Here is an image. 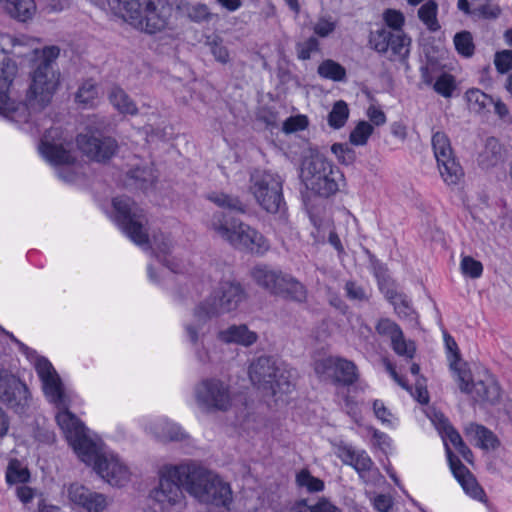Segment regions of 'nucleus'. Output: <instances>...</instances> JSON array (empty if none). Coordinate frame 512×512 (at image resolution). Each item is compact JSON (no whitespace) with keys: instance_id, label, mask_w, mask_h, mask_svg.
Segmentation results:
<instances>
[{"instance_id":"obj_1","label":"nucleus","mask_w":512,"mask_h":512,"mask_svg":"<svg viewBox=\"0 0 512 512\" xmlns=\"http://www.w3.org/2000/svg\"><path fill=\"white\" fill-rule=\"evenodd\" d=\"M182 488L201 503L228 507L232 502L230 485L193 461L164 466L151 496L163 509H169L184 504Z\"/></svg>"},{"instance_id":"obj_2","label":"nucleus","mask_w":512,"mask_h":512,"mask_svg":"<svg viewBox=\"0 0 512 512\" xmlns=\"http://www.w3.org/2000/svg\"><path fill=\"white\" fill-rule=\"evenodd\" d=\"M35 370L42 382L45 397L59 409L56 421L67 441L82 461L91 460L95 454V442L86 435L84 424L67 409L66 395L58 373L46 358H37Z\"/></svg>"},{"instance_id":"obj_3","label":"nucleus","mask_w":512,"mask_h":512,"mask_svg":"<svg viewBox=\"0 0 512 512\" xmlns=\"http://www.w3.org/2000/svg\"><path fill=\"white\" fill-rule=\"evenodd\" d=\"M35 53L38 55L37 65L31 73L25 100L15 103L12 110V121L16 123L36 122L37 115L50 105L60 86V73L52 66L60 54L59 47L46 46Z\"/></svg>"},{"instance_id":"obj_4","label":"nucleus","mask_w":512,"mask_h":512,"mask_svg":"<svg viewBox=\"0 0 512 512\" xmlns=\"http://www.w3.org/2000/svg\"><path fill=\"white\" fill-rule=\"evenodd\" d=\"M111 3L125 21L149 34L165 29L172 14L168 0H112Z\"/></svg>"},{"instance_id":"obj_5","label":"nucleus","mask_w":512,"mask_h":512,"mask_svg":"<svg viewBox=\"0 0 512 512\" xmlns=\"http://www.w3.org/2000/svg\"><path fill=\"white\" fill-rule=\"evenodd\" d=\"M208 229L237 250L264 254L270 248L268 240L257 229L222 212L212 215Z\"/></svg>"},{"instance_id":"obj_6","label":"nucleus","mask_w":512,"mask_h":512,"mask_svg":"<svg viewBox=\"0 0 512 512\" xmlns=\"http://www.w3.org/2000/svg\"><path fill=\"white\" fill-rule=\"evenodd\" d=\"M301 178L308 189L323 197L335 194L344 182L339 168L320 155L311 156L304 161Z\"/></svg>"},{"instance_id":"obj_7","label":"nucleus","mask_w":512,"mask_h":512,"mask_svg":"<svg viewBox=\"0 0 512 512\" xmlns=\"http://www.w3.org/2000/svg\"><path fill=\"white\" fill-rule=\"evenodd\" d=\"M249 378L253 385L273 396L288 394L294 388L291 371L270 357L262 356L253 361L249 367Z\"/></svg>"},{"instance_id":"obj_8","label":"nucleus","mask_w":512,"mask_h":512,"mask_svg":"<svg viewBox=\"0 0 512 512\" xmlns=\"http://www.w3.org/2000/svg\"><path fill=\"white\" fill-rule=\"evenodd\" d=\"M113 207L117 224L131 241L139 246H148V219L144 210L129 197L114 198Z\"/></svg>"},{"instance_id":"obj_9","label":"nucleus","mask_w":512,"mask_h":512,"mask_svg":"<svg viewBox=\"0 0 512 512\" xmlns=\"http://www.w3.org/2000/svg\"><path fill=\"white\" fill-rule=\"evenodd\" d=\"M250 192L257 203L269 213H277L284 205L282 180L273 173L255 171L250 178Z\"/></svg>"},{"instance_id":"obj_10","label":"nucleus","mask_w":512,"mask_h":512,"mask_svg":"<svg viewBox=\"0 0 512 512\" xmlns=\"http://www.w3.org/2000/svg\"><path fill=\"white\" fill-rule=\"evenodd\" d=\"M72 146L71 136L60 127H51L45 131L39 151L44 159L54 166H70L76 161Z\"/></svg>"},{"instance_id":"obj_11","label":"nucleus","mask_w":512,"mask_h":512,"mask_svg":"<svg viewBox=\"0 0 512 512\" xmlns=\"http://www.w3.org/2000/svg\"><path fill=\"white\" fill-rule=\"evenodd\" d=\"M214 315L207 313V309L200 303L195 307L192 318L183 324L184 337L194 351L195 357L202 364L210 363L211 357L204 344L205 337L211 331L210 319Z\"/></svg>"},{"instance_id":"obj_12","label":"nucleus","mask_w":512,"mask_h":512,"mask_svg":"<svg viewBox=\"0 0 512 512\" xmlns=\"http://www.w3.org/2000/svg\"><path fill=\"white\" fill-rule=\"evenodd\" d=\"M197 405L204 411H227L233 397L229 384L218 378H205L194 388Z\"/></svg>"},{"instance_id":"obj_13","label":"nucleus","mask_w":512,"mask_h":512,"mask_svg":"<svg viewBox=\"0 0 512 512\" xmlns=\"http://www.w3.org/2000/svg\"><path fill=\"white\" fill-rule=\"evenodd\" d=\"M246 299V292L237 281L226 280L211 295L200 304L210 315L218 316L236 310Z\"/></svg>"},{"instance_id":"obj_14","label":"nucleus","mask_w":512,"mask_h":512,"mask_svg":"<svg viewBox=\"0 0 512 512\" xmlns=\"http://www.w3.org/2000/svg\"><path fill=\"white\" fill-rule=\"evenodd\" d=\"M432 148L438 169L447 185H457L464 176L463 169L454 156L449 137L441 131L432 135Z\"/></svg>"},{"instance_id":"obj_15","label":"nucleus","mask_w":512,"mask_h":512,"mask_svg":"<svg viewBox=\"0 0 512 512\" xmlns=\"http://www.w3.org/2000/svg\"><path fill=\"white\" fill-rule=\"evenodd\" d=\"M84 462L93 465L97 474L112 486H124L130 480V471L119 457L113 453H100L96 443L94 456Z\"/></svg>"},{"instance_id":"obj_16","label":"nucleus","mask_w":512,"mask_h":512,"mask_svg":"<svg viewBox=\"0 0 512 512\" xmlns=\"http://www.w3.org/2000/svg\"><path fill=\"white\" fill-rule=\"evenodd\" d=\"M30 392L27 385L16 375L5 368H0V400L13 409L21 413L28 406Z\"/></svg>"},{"instance_id":"obj_17","label":"nucleus","mask_w":512,"mask_h":512,"mask_svg":"<svg viewBox=\"0 0 512 512\" xmlns=\"http://www.w3.org/2000/svg\"><path fill=\"white\" fill-rule=\"evenodd\" d=\"M457 382L460 390L469 394L476 402L494 404L500 398V387L490 375L472 382L470 371L459 369Z\"/></svg>"},{"instance_id":"obj_18","label":"nucleus","mask_w":512,"mask_h":512,"mask_svg":"<svg viewBox=\"0 0 512 512\" xmlns=\"http://www.w3.org/2000/svg\"><path fill=\"white\" fill-rule=\"evenodd\" d=\"M76 143L84 155L96 162L109 160L118 149L114 138L102 134L81 133L76 137Z\"/></svg>"},{"instance_id":"obj_19","label":"nucleus","mask_w":512,"mask_h":512,"mask_svg":"<svg viewBox=\"0 0 512 512\" xmlns=\"http://www.w3.org/2000/svg\"><path fill=\"white\" fill-rule=\"evenodd\" d=\"M369 43L377 52L386 53L390 50L400 59H405L410 53V37L404 32L391 31L385 27L371 32Z\"/></svg>"},{"instance_id":"obj_20","label":"nucleus","mask_w":512,"mask_h":512,"mask_svg":"<svg viewBox=\"0 0 512 512\" xmlns=\"http://www.w3.org/2000/svg\"><path fill=\"white\" fill-rule=\"evenodd\" d=\"M67 497L73 505L85 512H104L110 504L106 495L79 483H72L68 486Z\"/></svg>"},{"instance_id":"obj_21","label":"nucleus","mask_w":512,"mask_h":512,"mask_svg":"<svg viewBox=\"0 0 512 512\" xmlns=\"http://www.w3.org/2000/svg\"><path fill=\"white\" fill-rule=\"evenodd\" d=\"M335 454L343 464L353 467L362 479H365L366 473H370L373 470L378 472L377 468L374 469V462L365 450H359L349 444L340 443L336 447Z\"/></svg>"},{"instance_id":"obj_22","label":"nucleus","mask_w":512,"mask_h":512,"mask_svg":"<svg viewBox=\"0 0 512 512\" xmlns=\"http://www.w3.org/2000/svg\"><path fill=\"white\" fill-rule=\"evenodd\" d=\"M447 458L453 475L464 491L474 499L481 500L485 495L484 490L479 486L469 469L463 465L459 458L453 454L451 449L448 448Z\"/></svg>"},{"instance_id":"obj_23","label":"nucleus","mask_w":512,"mask_h":512,"mask_svg":"<svg viewBox=\"0 0 512 512\" xmlns=\"http://www.w3.org/2000/svg\"><path fill=\"white\" fill-rule=\"evenodd\" d=\"M17 74V66L10 60L0 62V114L12 120V110L15 107L9 95L10 86Z\"/></svg>"},{"instance_id":"obj_24","label":"nucleus","mask_w":512,"mask_h":512,"mask_svg":"<svg viewBox=\"0 0 512 512\" xmlns=\"http://www.w3.org/2000/svg\"><path fill=\"white\" fill-rule=\"evenodd\" d=\"M433 422L435 423L436 428L440 432L445 442L446 449H450L447 444V441H449L468 463H472V451L466 446L462 440V437L458 431L449 423L448 419L445 418L442 414H435Z\"/></svg>"},{"instance_id":"obj_25","label":"nucleus","mask_w":512,"mask_h":512,"mask_svg":"<svg viewBox=\"0 0 512 512\" xmlns=\"http://www.w3.org/2000/svg\"><path fill=\"white\" fill-rule=\"evenodd\" d=\"M217 339L224 344H235L243 347H250L258 340L256 332L250 330L245 324H233L225 329L219 330Z\"/></svg>"},{"instance_id":"obj_26","label":"nucleus","mask_w":512,"mask_h":512,"mask_svg":"<svg viewBox=\"0 0 512 512\" xmlns=\"http://www.w3.org/2000/svg\"><path fill=\"white\" fill-rule=\"evenodd\" d=\"M0 10L17 22H28L36 14L34 0H0Z\"/></svg>"},{"instance_id":"obj_27","label":"nucleus","mask_w":512,"mask_h":512,"mask_svg":"<svg viewBox=\"0 0 512 512\" xmlns=\"http://www.w3.org/2000/svg\"><path fill=\"white\" fill-rule=\"evenodd\" d=\"M250 274L257 285L273 295L279 290V284L284 275L282 271L272 269L264 264L253 267Z\"/></svg>"},{"instance_id":"obj_28","label":"nucleus","mask_w":512,"mask_h":512,"mask_svg":"<svg viewBox=\"0 0 512 512\" xmlns=\"http://www.w3.org/2000/svg\"><path fill=\"white\" fill-rule=\"evenodd\" d=\"M275 295L302 303L307 299V289L296 278L284 273L281 283L279 284V290L276 291Z\"/></svg>"},{"instance_id":"obj_29","label":"nucleus","mask_w":512,"mask_h":512,"mask_svg":"<svg viewBox=\"0 0 512 512\" xmlns=\"http://www.w3.org/2000/svg\"><path fill=\"white\" fill-rule=\"evenodd\" d=\"M358 378L359 374L355 363L345 358L337 357L333 383L351 386L357 382Z\"/></svg>"},{"instance_id":"obj_30","label":"nucleus","mask_w":512,"mask_h":512,"mask_svg":"<svg viewBox=\"0 0 512 512\" xmlns=\"http://www.w3.org/2000/svg\"><path fill=\"white\" fill-rule=\"evenodd\" d=\"M113 107L121 114L136 115L138 108L130 96L119 86H113L108 94Z\"/></svg>"},{"instance_id":"obj_31","label":"nucleus","mask_w":512,"mask_h":512,"mask_svg":"<svg viewBox=\"0 0 512 512\" xmlns=\"http://www.w3.org/2000/svg\"><path fill=\"white\" fill-rule=\"evenodd\" d=\"M466 434L473 437L476 445L484 450L495 449L499 444L495 434L482 425L471 423L466 428Z\"/></svg>"},{"instance_id":"obj_32","label":"nucleus","mask_w":512,"mask_h":512,"mask_svg":"<svg viewBox=\"0 0 512 512\" xmlns=\"http://www.w3.org/2000/svg\"><path fill=\"white\" fill-rule=\"evenodd\" d=\"M172 249V240L163 234L153 236V252L157 259L163 262L171 271L179 272L180 265L167 259Z\"/></svg>"},{"instance_id":"obj_33","label":"nucleus","mask_w":512,"mask_h":512,"mask_svg":"<svg viewBox=\"0 0 512 512\" xmlns=\"http://www.w3.org/2000/svg\"><path fill=\"white\" fill-rule=\"evenodd\" d=\"M156 436L163 441H179L185 438L181 427L166 419L157 421L152 427Z\"/></svg>"},{"instance_id":"obj_34","label":"nucleus","mask_w":512,"mask_h":512,"mask_svg":"<svg viewBox=\"0 0 512 512\" xmlns=\"http://www.w3.org/2000/svg\"><path fill=\"white\" fill-rule=\"evenodd\" d=\"M317 73L321 78L334 82H345L347 80L345 67L332 59L323 60L317 68Z\"/></svg>"},{"instance_id":"obj_35","label":"nucleus","mask_w":512,"mask_h":512,"mask_svg":"<svg viewBox=\"0 0 512 512\" xmlns=\"http://www.w3.org/2000/svg\"><path fill=\"white\" fill-rule=\"evenodd\" d=\"M465 99L469 109L476 113H484L494 103V99L478 88L468 89L465 93Z\"/></svg>"},{"instance_id":"obj_36","label":"nucleus","mask_w":512,"mask_h":512,"mask_svg":"<svg viewBox=\"0 0 512 512\" xmlns=\"http://www.w3.org/2000/svg\"><path fill=\"white\" fill-rule=\"evenodd\" d=\"M98 99V87L92 80L84 81L78 88L75 95L76 102L83 105L84 108L94 107L97 104Z\"/></svg>"},{"instance_id":"obj_37","label":"nucleus","mask_w":512,"mask_h":512,"mask_svg":"<svg viewBox=\"0 0 512 512\" xmlns=\"http://www.w3.org/2000/svg\"><path fill=\"white\" fill-rule=\"evenodd\" d=\"M437 13L438 5L433 0H428L418 9L419 19L431 32H436L440 29Z\"/></svg>"},{"instance_id":"obj_38","label":"nucleus","mask_w":512,"mask_h":512,"mask_svg":"<svg viewBox=\"0 0 512 512\" xmlns=\"http://www.w3.org/2000/svg\"><path fill=\"white\" fill-rule=\"evenodd\" d=\"M206 197L209 201L220 208L245 212V207L237 196L226 194L224 192H210Z\"/></svg>"},{"instance_id":"obj_39","label":"nucleus","mask_w":512,"mask_h":512,"mask_svg":"<svg viewBox=\"0 0 512 512\" xmlns=\"http://www.w3.org/2000/svg\"><path fill=\"white\" fill-rule=\"evenodd\" d=\"M30 479V472L23 467L19 460L11 459L6 470V481L8 484H26Z\"/></svg>"},{"instance_id":"obj_40","label":"nucleus","mask_w":512,"mask_h":512,"mask_svg":"<svg viewBox=\"0 0 512 512\" xmlns=\"http://www.w3.org/2000/svg\"><path fill=\"white\" fill-rule=\"evenodd\" d=\"M349 118V108L345 101H336L328 114L327 121L331 128H342Z\"/></svg>"},{"instance_id":"obj_41","label":"nucleus","mask_w":512,"mask_h":512,"mask_svg":"<svg viewBox=\"0 0 512 512\" xmlns=\"http://www.w3.org/2000/svg\"><path fill=\"white\" fill-rule=\"evenodd\" d=\"M337 357L328 356L317 359L314 362V371L317 377L322 381H330L333 383L335 376Z\"/></svg>"},{"instance_id":"obj_42","label":"nucleus","mask_w":512,"mask_h":512,"mask_svg":"<svg viewBox=\"0 0 512 512\" xmlns=\"http://www.w3.org/2000/svg\"><path fill=\"white\" fill-rule=\"evenodd\" d=\"M444 342L447 350V357L450 362V368L459 375V369H467L465 363H461L458 345L454 338L448 333H444Z\"/></svg>"},{"instance_id":"obj_43","label":"nucleus","mask_w":512,"mask_h":512,"mask_svg":"<svg viewBox=\"0 0 512 512\" xmlns=\"http://www.w3.org/2000/svg\"><path fill=\"white\" fill-rule=\"evenodd\" d=\"M392 350L401 357H405L406 359H413L416 353V345L413 341L407 340L404 336L403 331L400 333V336L395 337L393 341L390 342Z\"/></svg>"},{"instance_id":"obj_44","label":"nucleus","mask_w":512,"mask_h":512,"mask_svg":"<svg viewBox=\"0 0 512 512\" xmlns=\"http://www.w3.org/2000/svg\"><path fill=\"white\" fill-rule=\"evenodd\" d=\"M456 51L468 58L474 54L475 45L472 34L469 31H461L456 33L453 39Z\"/></svg>"},{"instance_id":"obj_45","label":"nucleus","mask_w":512,"mask_h":512,"mask_svg":"<svg viewBox=\"0 0 512 512\" xmlns=\"http://www.w3.org/2000/svg\"><path fill=\"white\" fill-rule=\"evenodd\" d=\"M434 91L444 98H451L456 89V81L453 75L442 73L432 85Z\"/></svg>"},{"instance_id":"obj_46","label":"nucleus","mask_w":512,"mask_h":512,"mask_svg":"<svg viewBox=\"0 0 512 512\" xmlns=\"http://www.w3.org/2000/svg\"><path fill=\"white\" fill-rule=\"evenodd\" d=\"M296 483L299 487L306 488L308 492H320L324 489V482L303 469L296 475Z\"/></svg>"},{"instance_id":"obj_47","label":"nucleus","mask_w":512,"mask_h":512,"mask_svg":"<svg viewBox=\"0 0 512 512\" xmlns=\"http://www.w3.org/2000/svg\"><path fill=\"white\" fill-rule=\"evenodd\" d=\"M375 330L378 335L388 338L390 342L393 341L395 337L400 336L402 332L401 327L389 318H380L375 325Z\"/></svg>"},{"instance_id":"obj_48","label":"nucleus","mask_w":512,"mask_h":512,"mask_svg":"<svg viewBox=\"0 0 512 512\" xmlns=\"http://www.w3.org/2000/svg\"><path fill=\"white\" fill-rule=\"evenodd\" d=\"M346 297L351 301L365 302L371 297V289L355 281H347L344 285Z\"/></svg>"},{"instance_id":"obj_49","label":"nucleus","mask_w":512,"mask_h":512,"mask_svg":"<svg viewBox=\"0 0 512 512\" xmlns=\"http://www.w3.org/2000/svg\"><path fill=\"white\" fill-rule=\"evenodd\" d=\"M372 133L373 126L366 121H360L351 131L349 140L353 145L363 146L367 143Z\"/></svg>"},{"instance_id":"obj_50","label":"nucleus","mask_w":512,"mask_h":512,"mask_svg":"<svg viewBox=\"0 0 512 512\" xmlns=\"http://www.w3.org/2000/svg\"><path fill=\"white\" fill-rule=\"evenodd\" d=\"M289 512H341L338 507L327 501L326 499L320 500L317 504L310 506L302 501L292 507Z\"/></svg>"},{"instance_id":"obj_51","label":"nucleus","mask_w":512,"mask_h":512,"mask_svg":"<svg viewBox=\"0 0 512 512\" xmlns=\"http://www.w3.org/2000/svg\"><path fill=\"white\" fill-rule=\"evenodd\" d=\"M295 49L298 59L305 61L309 60L314 53L319 52L320 44L318 39L312 36L297 42Z\"/></svg>"},{"instance_id":"obj_52","label":"nucleus","mask_w":512,"mask_h":512,"mask_svg":"<svg viewBox=\"0 0 512 512\" xmlns=\"http://www.w3.org/2000/svg\"><path fill=\"white\" fill-rule=\"evenodd\" d=\"M130 177L135 180L141 189H147L153 185L157 176L151 168H136L130 171Z\"/></svg>"},{"instance_id":"obj_53","label":"nucleus","mask_w":512,"mask_h":512,"mask_svg":"<svg viewBox=\"0 0 512 512\" xmlns=\"http://www.w3.org/2000/svg\"><path fill=\"white\" fill-rule=\"evenodd\" d=\"M461 272L470 278L477 279L483 273V265L471 256H464L460 263Z\"/></svg>"},{"instance_id":"obj_54","label":"nucleus","mask_w":512,"mask_h":512,"mask_svg":"<svg viewBox=\"0 0 512 512\" xmlns=\"http://www.w3.org/2000/svg\"><path fill=\"white\" fill-rule=\"evenodd\" d=\"M383 20L385 24L391 28V31L404 32L402 27L405 23V17L403 13L396 9H386L383 12Z\"/></svg>"},{"instance_id":"obj_55","label":"nucleus","mask_w":512,"mask_h":512,"mask_svg":"<svg viewBox=\"0 0 512 512\" xmlns=\"http://www.w3.org/2000/svg\"><path fill=\"white\" fill-rule=\"evenodd\" d=\"M387 298L392 303V305L394 306L395 312L399 316L408 317L411 315L412 308H411L406 296H404L402 294H398L396 292H392V293L387 294Z\"/></svg>"},{"instance_id":"obj_56","label":"nucleus","mask_w":512,"mask_h":512,"mask_svg":"<svg viewBox=\"0 0 512 512\" xmlns=\"http://www.w3.org/2000/svg\"><path fill=\"white\" fill-rule=\"evenodd\" d=\"M501 14V8L492 3L483 4L472 10V16L476 19H497Z\"/></svg>"},{"instance_id":"obj_57","label":"nucleus","mask_w":512,"mask_h":512,"mask_svg":"<svg viewBox=\"0 0 512 512\" xmlns=\"http://www.w3.org/2000/svg\"><path fill=\"white\" fill-rule=\"evenodd\" d=\"M188 17L194 22L209 21L212 17L209 8L202 3H196L187 8Z\"/></svg>"},{"instance_id":"obj_58","label":"nucleus","mask_w":512,"mask_h":512,"mask_svg":"<svg viewBox=\"0 0 512 512\" xmlns=\"http://www.w3.org/2000/svg\"><path fill=\"white\" fill-rule=\"evenodd\" d=\"M15 494L18 498V500L27 507L29 504L32 503L33 499L37 498L39 499V495H41V492H38L36 489H33L26 484L18 485L15 488Z\"/></svg>"},{"instance_id":"obj_59","label":"nucleus","mask_w":512,"mask_h":512,"mask_svg":"<svg viewBox=\"0 0 512 512\" xmlns=\"http://www.w3.org/2000/svg\"><path fill=\"white\" fill-rule=\"evenodd\" d=\"M332 152L335 154L339 162L349 165L355 160L354 151L346 144L335 143L331 147Z\"/></svg>"},{"instance_id":"obj_60","label":"nucleus","mask_w":512,"mask_h":512,"mask_svg":"<svg viewBox=\"0 0 512 512\" xmlns=\"http://www.w3.org/2000/svg\"><path fill=\"white\" fill-rule=\"evenodd\" d=\"M308 126V118L305 115H296L287 118L283 123V131L293 133L302 131Z\"/></svg>"},{"instance_id":"obj_61","label":"nucleus","mask_w":512,"mask_h":512,"mask_svg":"<svg viewBox=\"0 0 512 512\" xmlns=\"http://www.w3.org/2000/svg\"><path fill=\"white\" fill-rule=\"evenodd\" d=\"M494 64L499 73H506L512 69V51L502 50L495 54Z\"/></svg>"},{"instance_id":"obj_62","label":"nucleus","mask_w":512,"mask_h":512,"mask_svg":"<svg viewBox=\"0 0 512 512\" xmlns=\"http://www.w3.org/2000/svg\"><path fill=\"white\" fill-rule=\"evenodd\" d=\"M210 51L213 54L214 58L222 63L226 64L230 60L228 49L221 43L219 40H213L210 43Z\"/></svg>"},{"instance_id":"obj_63","label":"nucleus","mask_w":512,"mask_h":512,"mask_svg":"<svg viewBox=\"0 0 512 512\" xmlns=\"http://www.w3.org/2000/svg\"><path fill=\"white\" fill-rule=\"evenodd\" d=\"M335 23L325 18L319 19L314 25V32L320 37H327L335 30Z\"/></svg>"},{"instance_id":"obj_64","label":"nucleus","mask_w":512,"mask_h":512,"mask_svg":"<svg viewBox=\"0 0 512 512\" xmlns=\"http://www.w3.org/2000/svg\"><path fill=\"white\" fill-rule=\"evenodd\" d=\"M392 505L393 501L389 495L379 494L373 500V506L379 512H388Z\"/></svg>"}]
</instances>
